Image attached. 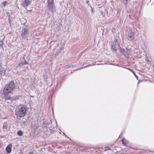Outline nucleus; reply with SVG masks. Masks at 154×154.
Wrapping results in <instances>:
<instances>
[{
	"mask_svg": "<svg viewBox=\"0 0 154 154\" xmlns=\"http://www.w3.org/2000/svg\"><path fill=\"white\" fill-rule=\"evenodd\" d=\"M15 88V85L13 81H11L8 84L6 85L3 90V94L4 99L6 101L9 100L7 102L11 103L12 99L11 97V93L12 92Z\"/></svg>",
	"mask_w": 154,
	"mask_h": 154,
	"instance_id": "obj_1",
	"label": "nucleus"
},
{
	"mask_svg": "<svg viewBox=\"0 0 154 154\" xmlns=\"http://www.w3.org/2000/svg\"><path fill=\"white\" fill-rule=\"evenodd\" d=\"M27 110L26 106L24 105H20L15 111V115L18 119L24 117Z\"/></svg>",
	"mask_w": 154,
	"mask_h": 154,
	"instance_id": "obj_2",
	"label": "nucleus"
},
{
	"mask_svg": "<svg viewBox=\"0 0 154 154\" xmlns=\"http://www.w3.org/2000/svg\"><path fill=\"white\" fill-rule=\"evenodd\" d=\"M120 47V46L119 42L117 39H115L114 41L112 44V49L114 51H116L118 48H119Z\"/></svg>",
	"mask_w": 154,
	"mask_h": 154,
	"instance_id": "obj_3",
	"label": "nucleus"
},
{
	"mask_svg": "<svg viewBox=\"0 0 154 154\" xmlns=\"http://www.w3.org/2000/svg\"><path fill=\"white\" fill-rule=\"evenodd\" d=\"M48 7L49 10L52 12L55 11L53 5V0H48Z\"/></svg>",
	"mask_w": 154,
	"mask_h": 154,
	"instance_id": "obj_4",
	"label": "nucleus"
},
{
	"mask_svg": "<svg viewBox=\"0 0 154 154\" xmlns=\"http://www.w3.org/2000/svg\"><path fill=\"white\" fill-rule=\"evenodd\" d=\"M29 34L28 30L25 27L23 28L21 36L23 38H26Z\"/></svg>",
	"mask_w": 154,
	"mask_h": 154,
	"instance_id": "obj_5",
	"label": "nucleus"
},
{
	"mask_svg": "<svg viewBox=\"0 0 154 154\" xmlns=\"http://www.w3.org/2000/svg\"><path fill=\"white\" fill-rule=\"evenodd\" d=\"M28 64V63L25 60L24 57H23L20 59L19 66H22Z\"/></svg>",
	"mask_w": 154,
	"mask_h": 154,
	"instance_id": "obj_6",
	"label": "nucleus"
},
{
	"mask_svg": "<svg viewBox=\"0 0 154 154\" xmlns=\"http://www.w3.org/2000/svg\"><path fill=\"white\" fill-rule=\"evenodd\" d=\"M135 33L133 31H131L129 33L128 36V38L130 41H132L134 39Z\"/></svg>",
	"mask_w": 154,
	"mask_h": 154,
	"instance_id": "obj_7",
	"label": "nucleus"
},
{
	"mask_svg": "<svg viewBox=\"0 0 154 154\" xmlns=\"http://www.w3.org/2000/svg\"><path fill=\"white\" fill-rule=\"evenodd\" d=\"M119 49L120 52L125 56H126V54H128L129 53V51L127 48H126V51L124 49L120 47H119Z\"/></svg>",
	"mask_w": 154,
	"mask_h": 154,
	"instance_id": "obj_8",
	"label": "nucleus"
},
{
	"mask_svg": "<svg viewBox=\"0 0 154 154\" xmlns=\"http://www.w3.org/2000/svg\"><path fill=\"white\" fill-rule=\"evenodd\" d=\"M30 3V1L29 0H25L23 1L22 5L25 7L26 8L29 4Z\"/></svg>",
	"mask_w": 154,
	"mask_h": 154,
	"instance_id": "obj_9",
	"label": "nucleus"
},
{
	"mask_svg": "<svg viewBox=\"0 0 154 154\" xmlns=\"http://www.w3.org/2000/svg\"><path fill=\"white\" fill-rule=\"evenodd\" d=\"M12 146V144H10L7 146L6 149L8 153H10L11 152Z\"/></svg>",
	"mask_w": 154,
	"mask_h": 154,
	"instance_id": "obj_10",
	"label": "nucleus"
},
{
	"mask_svg": "<svg viewBox=\"0 0 154 154\" xmlns=\"http://www.w3.org/2000/svg\"><path fill=\"white\" fill-rule=\"evenodd\" d=\"M0 74L1 75H4L5 74L4 72L3 69L2 67V66L0 64Z\"/></svg>",
	"mask_w": 154,
	"mask_h": 154,
	"instance_id": "obj_11",
	"label": "nucleus"
},
{
	"mask_svg": "<svg viewBox=\"0 0 154 154\" xmlns=\"http://www.w3.org/2000/svg\"><path fill=\"white\" fill-rule=\"evenodd\" d=\"M3 128V129H7V124L6 122L4 123Z\"/></svg>",
	"mask_w": 154,
	"mask_h": 154,
	"instance_id": "obj_12",
	"label": "nucleus"
},
{
	"mask_svg": "<svg viewBox=\"0 0 154 154\" xmlns=\"http://www.w3.org/2000/svg\"><path fill=\"white\" fill-rule=\"evenodd\" d=\"M23 134V132L21 131H19L17 132V134L20 136H21Z\"/></svg>",
	"mask_w": 154,
	"mask_h": 154,
	"instance_id": "obj_13",
	"label": "nucleus"
},
{
	"mask_svg": "<svg viewBox=\"0 0 154 154\" xmlns=\"http://www.w3.org/2000/svg\"><path fill=\"white\" fill-rule=\"evenodd\" d=\"M70 67L73 68V65H68L65 66V68H69Z\"/></svg>",
	"mask_w": 154,
	"mask_h": 154,
	"instance_id": "obj_14",
	"label": "nucleus"
},
{
	"mask_svg": "<svg viewBox=\"0 0 154 154\" xmlns=\"http://www.w3.org/2000/svg\"><path fill=\"white\" fill-rule=\"evenodd\" d=\"M7 3V1H5L3 2V5L4 6H5L6 5Z\"/></svg>",
	"mask_w": 154,
	"mask_h": 154,
	"instance_id": "obj_15",
	"label": "nucleus"
},
{
	"mask_svg": "<svg viewBox=\"0 0 154 154\" xmlns=\"http://www.w3.org/2000/svg\"><path fill=\"white\" fill-rule=\"evenodd\" d=\"M125 140L124 139H123L122 140V143L123 144H125Z\"/></svg>",
	"mask_w": 154,
	"mask_h": 154,
	"instance_id": "obj_16",
	"label": "nucleus"
},
{
	"mask_svg": "<svg viewBox=\"0 0 154 154\" xmlns=\"http://www.w3.org/2000/svg\"><path fill=\"white\" fill-rule=\"evenodd\" d=\"M90 7L91 8V13L92 14H93V11H94V9L92 8V6L91 5H90Z\"/></svg>",
	"mask_w": 154,
	"mask_h": 154,
	"instance_id": "obj_17",
	"label": "nucleus"
},
{
	"mask_svg": "<svg viewBox=\"0 0 154 154\" xmlns=\"http://www.w3.org/2000/svg\"><path fill=\"white\" fill-rule=\"evenodd\" d=\"M123 2L124 4L126 5L127 3V0H124L123 1Z\"/></svg>",
	"mask_w": 154,
	"mask_h": 154,
	"instance_id": "obj_18",
	"label": "nucleus"
},
{
	"mask_svg": "<svg viewBox=\"0 0 154 154\" xmlns=\"http://www.w3.org/2000/svg\"><path fill=\"white\" fill-rule=\"evenodd\" d=\"M0 42L1 43L0 44V45H2L3 44V41H2Z\"/></svg>",
	"mask_w": 154,
	"mask_h": 154,
	"instance_id": "obj_19",
	"label": "nucleus"
},
{
	"mask_svg": "<svg viewBox=\"0 0 154 154\" xmlns=\"http://www.w3.org/2000/svg\"><path fill=\"white\" fill-rule=\"evenodd\" d=\"M28 154H33V153L32 152H30Z\"/></svg>",
	"mask_w": 154,
	"mask_h": 154,
	"instance_id": "obj_20",
	"label": "nucleus"
},
{
	"mask_svg": "<svg viewBox=\"0 0 154 154\" xmlns=\"http://www.w3.org/2000/svg\"><path fill=\"white\" fill-rule=\"evenodd\" d=\"M134 75L136 77H137V76H136V74H135V73H134Z\"/></svg>",
	"mask_w": 154,
	"mask_h": 154,
	"instance_id": "obj_21",
	"label": "nucleus"
},
{
	"mask_svg": "<svg viewBox=\"0 0 154 154\" xmlns=\"http://www.w3.org/2000/svg\"><path fill=\"white\" fill-rule=\"evenodd\" d=\"M134 75L136 77H137V76H136V74H135V73H134Z\"/></svg>",
	"mask_w": 154,
	"mask_h": 154,
	"instance_id": "obj_22",
	"label": "nucleus"
},
{
	"mask_svg": "<svg viewBox=\"0 0 154 154\" xmlns=\"http://www.w3.org/2000/svg\"><path fill=\"white\" fill-rule=\"evenodd\" d=\"M134 75L136 77H137V76H136V74H135V73H134Z\"/></svg>",
	"mask_w": 154,
	"mask_h": 154,
	"instance_id": "obj_23",
	"label": "nucleus"
},
{
	"mask_svg": "<svg viewBox=\"0 0 154 154\" xmlns=\"http://www.w3.org/2000/svg\"><path fill=\"white\" fill-rule=\"evenodd\" d=\"M88 2H89V1H87V2H86V3H88Z\"/></svg>",
	"mask_w": 154,
	"mask_h": 154,
	"instance_id": "obj_24",
	"label": "nucleus"
},
{
	"mask_svg": "<svg viewBox=\"0 0 154 154\" xmlns=\"http://www.w3.org/2000/svg\"><path fill=\"white\" fill-rule=\"evenodd\" d=\"M62 48H61L60 49L61 51L62 50Z\"/></svg>",
	"mask_w": 154,
	"mask_h": 154,
	"instance_id": "obj_25",
	"label": "nucleus"
},
{
	"mask_svg": "<svg viewBox=\"0 0 154 154\" xmlns=\"http://www.w3.org/2000/svg\"><path fill=\"white\" fill-rule=\"evenodd\" d=\"M130 29V30H131V29Z\"/></svg>",
	"mask_w": 154,
	"mask_h": 154,
	"instance_id": "obj_26",
	"label": "nucleus"
}]
</instances>
